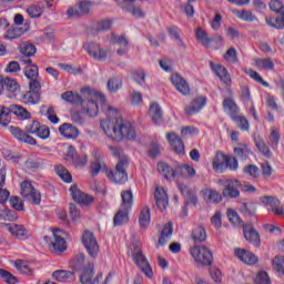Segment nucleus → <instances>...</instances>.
I'll list each match as a JSON object with an SVG mask.
<instances>
[{"instance_id":"1","label":"nucleus","mask_w":284,"mask_h":284,"mask_svg":"<svg viewBox=\"0 0 284 284\" xmlns=\"http://www.w3.org/2000/svg\"><path fill=\"white\" fill-rule=\"evenodd\" d=\"M105 114L109 119L102 120L100 125L109 139L118 142L123 141V139H128V141L136 139L134 125L123 121V118L119 116V110L109 105Z\"/></svg>"},{"instance_id":"2","label":"nucleus","mask_w":284,"mask_h":284,"mask_svg":"<svg viewBox=\"0 0 284 284\" xmlns=\"http://www.w3.org/2000/svg\"><path fill=\"white\" fill-rule=\"evenodd\" d=\"M81 92L84 99L88 100L85 108L87 114L89 116H97L99 114V101L102 103L105 102V97L90 87L82 88Z\"/></svg>"},{"instance_id":"3","label":"nucleus","mask_w":284,"mask_h":284,"mask_svg":"<svg viewBox=\"0 0 284 284\" xmlns=\"http://www.w3.org/2000/svg\"><path fill=\"white\" fill-rule=\"evenodd\" d=\"M190 252L195 263L200 265H212V261H214L212 251L205 245L193 246Z\"/></svg>"},{"instance_id":"4","label":"nucleus","mask_w":284,"mask_h":284,"mask_svg":"<svg viewBox=\"0 0 284 284\" xmlns=\"http://www.w3.org/2000/svg\"><path fill=\"white\" fill-rule=\"evenodd\" d=\"M44 241L49 244V250L55 254H61L68 250L65 239H63V231L59 229L53 230V240L44 236Z\"/></svg>"},{"instance_id":"5","label":"nucleus","mask_w":284,"mask_h":284,"mask_svg":"<svg viewBox=\"0 0 284 284\" xmlns=\"http://www.w3.org/2000/svg\"><path fill=\"white\" fill-rule=\"evenodd\" d=\"M230 163H233L232 166ZM225 165L232 168V170H239V160L236 158L227 156L224 153H216L215 158L213 159V170L217 173H222L225 170Z\"/></svg>"},{"instance_id":"6","label":"nucleus","mask_w":284,"mask_h":284,"mask_svg":"<svg viewBox=\"0 0 284 284\" xmlns=\"http://www.w3.org/2000/svg\"><path fill=\"white\" fill-rule=\"evenodd\" d=\"M82 244L84 245L89 256L97 258L99 256V242L92 231H84L82 234Z\"/></svg>"},{"instance_id":"7","label":"nucleus","mask_w":284,"mask_h":284,"mask_svg":"<svg viewBox=\"0 0 284 284\" xmlns=\"http://www.w3.org/2000/svg\"><path fill=\"white\" fill-rule=\"evenodd\" d=\"M128 160H121L115 165V171H109L108 179L113 183H125L128 181Z\"/></svg>"},{"instance_id":"8","label":"nucleus","mask_w":284,"mask_h":284,"mask_svg":"<svg viewBox=\"0 0 284 284\" xmlns=\"http://www.w3.org/2000/svg\"><path fill=\"white\" fill-rule=\"evenodd\" d=\"M133 262L135 265L148 276V278H152L154 273L152 272V267L150 266V262H148V257L143 255L142 251H136L132 254Z\"/></svg>"},{"instance_id":"9","label":"nucleus","mask_w":284,"mask_h":284,"mask_svg":"<svg viewBox=\"0 0 284 284\" xmlns=\"http://www.w3.org/2000/svg\"><path fill=\"white\" fill-rule=\"evenodd\" d=\"M260 201L265 207H270V211L276 216L284 215V207H281V200H278V197L264 195L260 197Z\"/></svg>"},{"instance_id":"10","label":"nucleus","mask_w":284,"mask_h":284,"mask_svg":"<svg viewBox=\"0 0 284 284\" xmlns=\"http://www.w3.org/2000/svg\"><path fill=\"white\" fill-rule=\"evenodd\" d=\"M155 205L160 212H165L168 205L170 204V197L168 196V191L161 185L155 186L154 192Z\"/></svg>"},{"instance_id":"11","label":"nucleus","mask_w":284,"mask_h":284,"mask_svg":"<svg viewBox=\"0 0 284 284\" xmlns=\"http://www.w3.org/2000/svg\"><path fill=\"white\" fill-rule=\"evenodd\" d=\"M94 276V265L89 264L87 268L82 270V274L80 276L81 284H99L103 281V273H98L95 278L92 281Z\"/></svg>"},{"instance_id":"12","label":"nucleus","mask_w":284,"mask_h":284,"mask_svg":"<svg viewBox=\"0 0 284 284\" xmlns=\"http://www.w3.org/2000/svg\"><path fill=\"white\" fill-rule=\"evenodd\" d=\"M69 192L73 201H75V203H80V205H90V203L94 202V197H92V195L83 193L75 184L71 185Z\"/></svg>"},{"instance_id":"13","label":"nucleus","mask_w":284,"mask_h":284,"mask_svg":"<svg viewBox=\"0 0 284 284\" xmlns=\"http://www.w3.org/2000/svg\"><path fill=\"white\" fill-rule=\"evenodd\" d=\"M8 130L10 134L17 139V141H20L21 143H28V145H37V140L32 138V135H28V133L21 130V128L10 125Z\"/></svg>"},{"instance_id":"14","label":"nucleus","mask_w":284,"mask_h":284,"mask_svg":"<svg viewBox=\"0 0 284 284\" xmlns=\"http://www.w3.org/2000/svg\"><path fill=\"white\" fill-rule=\"evenodd\" d=\"M166 140L169 141L175 154H179L180 156H183V154H185V144L183 143L181 136L176 135V133L174 132H171L166 133Z\"/></svg>"},{"instance_id":"15","label":"nucleus","mask_w":284,"mask_h":284,"mask_svg":"<svg viewBox=\"0 0 284 284\" xmlns=\"http://www.w3.org/2000/svg\"><path fill=\"white\" fill-rule=\"evenodd\" d=\"M8 232H10L11 235L14 236V239H18L19 241H28L30 236V231L26 229L23 224H9L7 225Z\"/></svg>"},{"instance_id":"16","label":"nucleus","mask_w":284,"mask_h":284,"mask_svg":"<svg viewBox=\"0 0 284 284\" xmlns=\"http://www.w3.org/2000/svg\"><path fill=\"white\" fill-rule=\"evenodd\" d=\"M225 187L222 192L223 196L227 199H236L240 196L241 192L239 187H241V182L239 180H226Z\"/></svg>"},{"instance_id":"17","label":"nucleus","mask_w":284,"mask_h":284,"mask_svg":"<svg viewBox=\"0 0 284 284\" xmlns=\"http://www.w3.org/2000/svg\"><path fill=\"white\" fill-rule=\"evenodd\" d=\"M85 50L95 61H105L108 59V51L94 42L89 43Z\"/></svg>"},{"instance_id":"18","label":"nucleus","mask_w":284,"mask_h":284,"mask_svg":"<svg viewBox=\"0 0 284 284\" xmlns=\"http://www.w3.org/2000/svg\"><path fill=\"white\" fill-rule=\"evenodd\" d=\"M90 12V2L82 1L79 4L74 7H70L67 10V16L72 19L74 17H84V14H88Z\"/></svg>"},{"instance_id":"19","label":"nucleus","mask_w":284,"mask_h":284,"mask_svg":"<svg viewBox=\"0 0 284 284\" xmlns=\"http://www.w3.org/2000/svg\"><path fill=\"white\" fill-rule=\"evenodd\" d=\"M6 94L9 99H17L21 93V87L17 80L12 78H4Z\"/></svg>"},{"instance_id":"20","label":"nucleus","mask_w":284,"mask_h":284,"mask_svg":"<svg viewBox=\"0 0 284 284\" xmlns=\"http://www.w3.org/2000/svg\"><path fill=\"white\" fill-rule=\"evenodd\" d=\"M111 42L113 45H119V49L116 51L119 57H125L128 54V45H130V41H128V38L125 36H111Z\"/></svg>"},{"instance_id":"21","label":"nucleus","mask_w":284,"mask_h":284,"mask_svg":"<svg viewBox=\"0 0 284 284\" xmlns=\"http://www.w3.org/2000/svg\"><path fill=\"white\" fill-rule=\"evenodd\" d=\"M194 176H196V170L190 164H180L175 168V181H179V178L194 179Z\"/></svg>"},{"instance_id":"22","label":"nucleus","mask_w":284,"mask_h":284,"mask_svg":"<svg viewBox=\"0 0 284 284\" xmlns=\"http://www.w3.org/2000/svg\"><path fill=\"white\" fill-rule=\"evenodd\" d=\"M235 256L239 258V261L245 263V265H256V263H258V257H256L254 253L245 251L243 248H236Z\"/></svg>"},{"instance_id":"23","label":"nucleus","mask_w":284,"mask_h":284,"mask_svg":"<svg viewBox=\"0 0 284 284\" xmlns=\"http://www.w3.org/2000/svg\"><path fill=\"white\" fill-rule=\"evenodd\" d=\"M207 104V99L205 97L195 98L190 104L185 106L186 114H197L203 110V106Z\"/></svg>"},{"instance_id":"24","label":"nucleus","mask_w":284,"mask_h":284,"mask_svg":"<svg viewBox=\"0 0 284 284\" xmlns=\"http://www.w3.org/2000/svg\"><path fill=\"white\" fill-rule=\"evenodd\" d=\"M244 237L248 243H252V245H261V236L258 235V232L254 230V227L251 226V224H244Z\"/></svg>"},{"instance_id":"25","label":"nucleus","mask_w":284,"mask_h":284,"mask_svg":"<svg viewBox=\"0 0 284 284\" xmlns=\"http://www.w3.org/2000/svg\"><path fill=\"white\" fill-rule=\"evenodd\" d=\"M59 132L64 139H79V129L70 123H63L59 126Z\"/></svg>"},{"instance_id":"26","label":"nucleus","mask_w":284,"mask_h":284,"mask_svg":"<svg viewBox=\"0 0 284 284\" xmlns=\"http://www.w3.org/2000/svg\"><path fill=\"white\" fill-rule=\"evenodd\" d=\"M210 67L214 74L219 77L225 83L226 85L232 82V78L230 77V72H227V69L220 64H214V62H210Z\"/></svg>"},{"instance_id":"27","label":"nucleus","mask_w":284,"mask_h":284,"mask_svg":"<svg viewBox=\"0 0 284 284\" xmlns=\"http://www.w3.org/2000/svg\"><path fill=\"white\" fill-rule=\"evenodd\" d=\"M21 100L24 105H39L41 103V92L29 90L21 95Z\"/></svg>"},{"instance_id":"28","label":"nucleus","mask_w":284,"mask_h":284,"mask_svg":"<svg viewBox=\"0 0 284 284\" xmlns=\"http://www.w3.org/2000/svg\"><path fill=\"white\" fill-rule=\"evenodd\" d=\"M171 82L176 88V90L180 91L181 94H190V85L187 84L185 79H183V77L174 74L171 77Z\"/></svg>"},{"instance_id":"29","label":"nucleus","mask_w":284,"mask_h":284,"mask_svg":"<svg viewBox=\"0 0 284 284\" xmlns=\"http://www.w3.org/2000/svg\"><path fill=\"white\" fill-rule=\"evenodd\" d=\"M149 116L155 123V125H159V123L163 122V110L161 109V105L159 103L153 102L150 104L149 108Z\"/></svg>"},{"instance_id":"30","label":"nucleus","mask_w":284,"mask_h":284,"mask_svg":"<svg viewBox=\"0 0 284 284\" xmlns=\"http://www.w3.org/2000/svg\"><path fill=\"white\" fill-rule=\"evenodd\" d=\"M158 172L164 176L168 181H176V169H172L170 164L164 162L158 163Z\"/></svg>"},{"instance_id":"31","label":"nucleus","mask_w":284,"mask_h":284,"mask_svg":"<svg viewBox=\"0 0 284 284\" xmlns=\"http://www.w3.org/2000/svg\"><path fill=\"white\" fill-rule=\"evenodd\" d=\"M173 232L174 227L172 222H168L166 224H164L159 237L158 245H168V242L170 241V239H172Z\"/></svg>"},{"instance_id":"32","label":"nucleus","mask_w":284,"mask_h":284,"mask_svg":"<svg viewBox=\"0 0 284 284\" xmlns=\"http://www.w3.org/2000/svg\"><path fill=\"white\" fill-rule=\"evenodd\" d=\"M202 196L206 203H221L223 201L221 193L213 189H204Z\"/></svg>"},{"instance_id":"33","label":"nucleus","mask_w":284,"mask_h":284,"mask_svg":"<svg viewBox=\"0 0 284 284\" xmlns=\"http://www.w3.org/2000/svg\"><path fill=\"white\" fill-rule=\"evenodd\" d=\"M52 278L59 283H68L74 281V273L65 270H58L52 273Z\"/></svg>"},{"instance_id":"34","label":"nucleus","mask_w":284,"mask_h":284,"mask_svg":"<svg viewBox=\"0 0 284 284\" xmlns=\"http://www.w3.org/2000/svg\"><path fill=\"white\" fill-rule=\"evenodd\" d=\"M223 108H224V112H226V114H229L231 119L237 115L241 110L232 98L224 99Z\"/></svg>"},{"instance_id":"35","label":"nucleus","mask_w":284,"mask_h":284,"mask_svg":"<svg viewBox=\"0 0 284 284\" xmlns=\"http://www.w3.org/2000/svg\"><path fill=\"white\" fill-rule=\"evenodd\" d=\"M121 199V210H132V205L134 203V195L132 194V190L122 191Z\"/></svg>"},{"instance_id":"36","label":"nucleus","mask_w":284,"mask_h":284,"mask_svg":"<svg viewBox=\"0 0 284 284\" xmlns=\"http://www.w3.org/2000/svg\"><path fill=\"white\" fill-rule=\"evenodd\" d=\"M44 8L41 4L32 3L27 7L26 12L30 17V19H40L43 16Z\"/></svg>"},{"instance_id":"37","label":"nucleus","mask_w":284,"mask_h":284,"mask_svg":"<svg viewBox=\"0 0 284 284\" xmlns=\"http://www.w3.org/2000/svg\"><path fill=\"white\" fill-rule=\"evenodd\" d=\"M6 185V171L0 169V203L3 204L10 199V191L1 189Z\"/></svg>"},{"instance_id":"38","label":"nucleus","mask_w":284,"mask_h":284,"mask_svg":"<svg viewBox=\"0 0 284 284\" xmlns=\"http://www.w3.org/2000/svg\"><path fill=\"white\" fill-rule=\"evenodd\" d=\"M61 99L67 101V103H71L72 105H77L79 103H83V98L79 93L67 91L61 94Z\"/></svg>"},{"instance_id":"39","label":"nucleus","mask_w":284,"mask_h":284,"mask_svg":"<svg viewBox=\"0 0 284 284\" xmlns=\"http://www.w3.org/2000/svg\"><path fill=\"white\" fill-rule=\"evenodd\" d=\"M11 112L19 119H22V121L31 119L32 116V114L26 108L19 104L11 105Z\"/></svg>"},{"instance_id":"40","label":"nucleus","mask_w":284,"mask_h":284,"mask_svg":"<svg viewBox=\"0 0 284 284\" xmlns=\"http://www.w3.org/2000/svg\"><path fill=\"white\" fill-rule=\"evenodd\" d=\"M129 212L130 210H123L120 206V210L113 217V225L119 226L123 225V223H128V221H130Z\"/></svg>"},{"instance_id":"41","label":"nucleus","mask_w":284,"mask_h":284,"mask_svg":"<svg viewBox=\"0 0 284 284\" xmlns=\"http://www.w3.org/2000/svg\"><path fill=\"white\" fill-rule=\"evenodd\" d=\"M16 270L20 272V274H27L28 276L32 275V267L30 264L23 260H16L13 263Z\"/></svg>"},{"instance_id":"42","label":"nucleus","mask_w":284,"mask_h":284,"mask_svg":"<svg viewBox=\"0 0 284 284\" xmlns=\"http://www.w3.org/2000/svg\"><path fill=\"white\" fill-rule=\"evenodd\" d=\"M254 63L257 70H274V62L270 58H256Z\"/></svg>"},{"instance_id":"43","label":"nucleus","mask_w":284,"mask_h":284,"mask_svg":"<svg viewBox=\"0 0 284 284\" xmlns=\"http://www.w3.org/2000/svg\"><path fill=\"white\" fill-rule=\"evenodd\" d=\"M150 221H151L150 207H144L141 211L140 217H139L140 227L142 230H148V227H150Z\"/></svg>"},{"instance_id":"44","label":"nucleus","mask_w":284,"mask_h":284,"mask_svg":"<svg viewBox=\"0 0 284 284\" xmlns=\"http://www.w3.org/2000/svg\"><path fill=\"white\" fill-rule=\"evenodd\" d=\"M121 88H123V80L121 79V77H113V78L109 79V81H108L109 92H111V93L119 92V90H121Z\"/></svg>"},{"instance_id":"45","label":"nucleus","mask_w":284,"mask_h":284,"mask_svg":"<svg viewBox=\"0 0 284 284\" xmlns=\"http://www.w3.org/2000/svg\"><path fill=\"white\" fill-rule=\"evenodd\" d=\"M195 37L204 48H210V44L212 43V39L207 36V32L201 28L195 30Z\"/></svg>"},{"instance_id":"46","label":"nucleus","mask_w":284,"mask_h":284,"mask_svg":"<svg viewBox=\"0 0 284 284\" xmlns=\"http://www.w3.org/2000/svg\"><path fill=\"white\" fill-rule=\"evenodd\" d=\"M232 121H234V123L237 125V128L240 130H243L244 132H247V130H250V122L247 121V118L244 115H239V113L236 115H233V118H231Z\"/></svg>"},{"instance_id":"47","label":"nucleus","mask_w":284,"mask_h":284,"mask_svg":"<svg viewBox=\"0 0 284 284\" xmlns=\"http://www.w3.org/2000/svg\"><path fill=\"white\" fill-rule=\"evenodd\" d=\"M194 243H203L207 239V233L203 226H197L192 232Z\"/></svg>"},{"instance_id":"48","label":"nucleus","mask_w":284,"mask_h":284,"mask_svg":"<svg viewBox=\"0 0 284 284\" xmlns=\"http://www.w3.org/2000/svg\"><path fill=\"white\" fill-rule=\"evenodd\" d=\"M26 31L19 27H13L7 30L3 38L12 41L13 39H19V37H23Z\"/></svg>"},{"instance_id":"49","label":"nucleus","mask_w":284,"mask_h":284,"mask_svg":"<svg viewBox=\"0 0 284 284\" xmlns=\"http://www.w3.org/2000/svg\"><path fill=\"white\" fill-rule=\"evenodd\" d=\"M281 142V131L278 129L272 126L271 133L268 135V143L273 149L278 148V143Z\"/></svg>"},{"instance_id":"50","label":"nucleus","mask_w":284,"mask_h":284,"mask_svg":"<svg viewBox=\"0 0 284 284\" xmlns=\"http://www.w3.org/2000/svg\"><path fill=\"white\" fill-rule=\"evenodd\" d=\"M106 171H108V165H105L104 162H101L99 160H97L90 165V174H92V176H99L100 172H106Z\"/></svg>"},{"instance_id":"51","label":"nucleus","mask_w":284,"mask_h":284,"mask_svg":"<svg viewBox=\"0 0 284 284\" xmlns=\"http://www.w3.org/2000/svg\"><path fill=\"white\" fill-rule=\"evenodd\" d=\"M55 173L64 181V183H72V174L65 169V166L58 164L55 165Z\"/></svg>"},{"instance_id":"52","label":"nucleus","mask_w":284,"mask_h":284,"mask_svg":"<svg viewBox=\"0 0 284 284\" xmlns=\"http://www.w3.org/2000/svg\"><path fill=\"white\" fill-rule=\"evenodd\" d=\"M12 109L0 106V125H8L12 121Z\"/></svg>"},{"instance_id":"53","label":"nucleus","mask_w":284,"mask_h":284,"mask_svg":"<svg viewBox=\"0 0 284 284\" xmlns=\"http://www.w3.org/2000/svg\"><path fill=\"white\" fill-rule=\"evenodd\" d=\"M72 267H74L78 272L85 270V255L83 253L78 254L71 261Z\"/></svg>"},{"instance_id":"54","label":"nucleus","mask_w":284,"mask_h":284,"mask_svg":"<svg viewBox=\"0 0 284 284\" xmlns=\"http://www.w3.org/2000/svg\"><path fill=\"white\" fill-rule=\"evenodd\" d=\"M250 148L245 144H241L240 146L234 149V154L237 156V159H241L242 161H247L250 156Z\"/></svg>"},{"instance_id":"55","label":"nucleus","mask_w":284,"mask_h":284,"mask_svg":"<svg viewBox=\"0 0 284 284\" xmlns=\"http://www.w3.org/2000/svg\"><path fill=\"white\" fill-rule=\"evenodd\" d=\"M233 13L242 21H256V16L247 10H234Z\"/></svg>"},{"instance_id":"56","label":"nucleus","mask_w":284,"mask_h":284,"mask_svg":"<svg viewBox=\"0 0 284 284\" xmlns=\"http://www.w3.org/2000/svg\"><path fill=\"white\" fill-rule=\"evenodd\" d=\"M20 52L23 57H34L37 54V47L30 42H23L20 47Z\"/></svg>"},{"instance_id":"57","label":"nucleus","mask_w":284,"mask_h":284,"mask_svg":"<svg viewBox=\"0 0 284 284\" xmlns=\"http://www.w3.org/2000/svg\"><path fill=\"white\" fill-rule=\"evenodd\" d=\"M24 75L27 79H39V67L37 64H30L24 68Z\"/></svg>"},{"instance_id":"58","label":"nucleus","mask_w":284,"mask_h":284,"mask_svg":"<svg viewBox=\"0 0 284 284\" xmlns=\"http://www.w3.org/2000/svg\"><path fill=\"white\" fill-rule=\"evenodd\" d=\"M168 31H169V34H170L171 39H173V41L176 42V44L180 48H183L185 45V43L181 39V36L179 34V28H176V27H169Z\"/></svg>"},{"instance_id":"59","label":"nucleus","mask_w":284,"mask_h":284,"mask_svg":"<svg viewBox=\"0 0 284 284\" xmlns=\"http://www.w3.org/2000/svg\"><path fill=\"white\" fill-rule=\"evenodd\" d=\"M224 61L227 63H239V52L234 48H230L223 55Z\"/></svg>"},{"instance_id":"60","label":"nucleus","mask_w":284,"mask_h":284,"mask_svg":"<svg viewBox=\"0 0 284 284\" xmlns=\"http://www.w3.org/2000/svg\"><path fill=\"white\" fill-rule=\"evenodd\" d=\"M273 270L280 274H284V256L276 255L272 261Z\"/></svg>"},{"instance_id":"61","label":"nucleus","mask_w":284,"mask_h":284,"mask_svg":"<svg viewBox=\"0 0 284 284\" xmlns=\"http://www.w3.org/2000/svg\"><path fill=\"white\" fill-rule=\"evenodd\" d=\"M26 201H29L32 205H39L41 203V192L39 190L33 189L32 192L29 193L27 197H24Z\"/></svg>"},{"instance_id":"62","label":"nucleus","mask_w":284,"mask_h":284,"mask_svg":"<svg viewBox=\"0 0 284 284\" xmlns=\"http://www.w3.org/2000/svg\"><path fill=\"white\" fill-rule=\"evenodd\" d=\"M240 212H242V214H245V216H252V214L256 213V206L254 205V203H242V205L240 206Z\"/></svg>"},{"instance_id":"63","label":"nucleus","mask_w":284,"mask_h":284,"mask_svg":"<svg viewBox=\"0 0 284 284\" xmlns=\"http://www.w3.org/2000/svg\"><path fill=\"white\" fill-rule=\"evenodd\" d=\"M132 79L138 85H141L142 88L145 87V72H143V70H135Z\"/></svg>"},{"instance_id":"64","label":"nucleus","mask_w":284,"mask_h":284,"mask_svg":"<svg viewBox=\"0 0 284 284\" xmlns=\"http://www.w3.org/2000/svg\"><path fill=\"white\" fill-rule=\"evenodd\" d=\"M0 278H3L8 284H17V277L3 268H0Z\"/></svg>"}]
</instances>
